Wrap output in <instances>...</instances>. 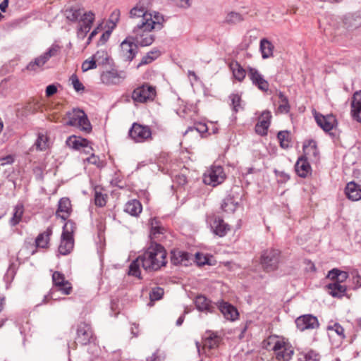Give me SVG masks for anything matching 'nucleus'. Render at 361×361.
I'll use <instances>...</instances> for the list:
<instances>
[{"label":"nucleus","mask_w":361,"mask_h":361,"mask_svg":"<svg viewBox=\"0 0 361 361\" xmlns=\"http://www.w3.org/2000/svg\"><path fill=\"white\" fill-rule=\"evenodd\" d=\"M142 267L147 271H156L167 264V252L165 247L157 242H150L139 255Z\"/></svg>","instance_id":"nucleus-1"},{"label":"nucleus","mask_w":361,"mask_h":361,"mask_svg":"<svg viewBox=\"0 0 361 361\" xmlns=\"http://www.w3.org/2000/svg\"><path fill=\"white\" fill-rule=\"evenodd\" d=\"M154 20L147 22V20H145V23L142 22L133 27L131 36L136 45L147 47L154 42L155 37L152 34V31L153 30H160L163 27L160 21L163 18L157 14L154 15Z\"/></svg>","instance_id":"nucleus-2"},{"label":"nucleus","mask_w":361,"mask_h":361,"mask_svg":"<svg viewBox=\"0 0 361 361\" xmlns=\"http://www.w3.org/2000/svg\"><path fill=\"white\" fill-rule=\"evenodd\" d=\"M269 345H272L271 349L274 351L276 358L279 361H290L294 354L292 345L284 338L273 335L267 338Z\"/></svg>","instance_id":"nucleus-3"},{"label":"nucleus","mask_w":361,"mask_h":361,"mask_svg":"<svg viewBox=\"0 0 361 361\" xmlns=\"http://www.w3.org/2000/svg\"><path fill=\"white\" fill-rule=\"evenodd\" d=\"M66 124L67 126L76 127L85 133L92 131V125L85 111L80 109H73L66 113Z\"/></svg>","instance_id":"nucleus-4"},{"label":"nucleus","mask_w":361,"mask_h":361,"mask_svg":"<svg viewBox=\"0 0 361 361\" xmlns=\"http://www.w3.org/2000/svg\"><path fill=\"white\" fill-rule=\"evenodd\" d=\"M53 287L49 293L44 296L43 302L47 303L48 300L53 298L56 291H59L63 295H70L72 292L73 287L71 283L66 279L63 274L59 271H54L52 274Z\"/></svg>","instance_id":"nucleus-5"},{"label":"nucleus","mask_w":361,"mask_h":361,"mask_svg":"<svg viewBox=\"0 0 361 361\" xmlns=\"http://www.w3.org/2000/svg\"><path fill=\"white\" fill-rule=\"evenodd\" d=\"M224 168L220 165H212L203 174V182L205 185L216 187L222 184L226 179Z\"/></svg>","instance_id":"nucleus-6"},{"label":"nucleus","mask_w":361,"mask_h":361,"mask_svg":"<svg viewBox=\"0 0 361 361\" xmlns=\"http://www.w3.org/2000/svg\"><path fill=\"white\" fill-rule=\"evenodd\" d=\"M74 223L72 221H68L63 228L61 234V243L58 248L59 254L62 255H68L73 249L74 240L73 237V227Z\"/></svg>","instance_id":"nucleus-7"},{"label":"nucleus","mask_w":361,"mask_h":361,"mask_svg":"<svg viewBox=\"0 0 361 361\" xmlns=\"http://www.w3.org/2000/svg\"><path fill=\"white\" fill-rule=\"evenodd\" d=\"M281 252L274 248L265 250L260 257V263L263 269L267 272L275 271L279 267Z\"/></svg>","instance_id":"nucleus-8"},{"label":"nucleus","mask_w":361,"mask_h":361,"mask_svg":"<svg viewBox=\"0 0 361 361\" xmlns=\"http://www.w3.org/2000/svg\"><path fill=\"white\" fill-rule=\"evenodd\" d=\"M96 339L91 325L82 322L77 325L75 342L82 345H86L94 342Z\"/></svg>","instance_id":"nucleus-9"},{"label":"nucleus","mask_w":361,"mask_h":361,"mask_svg":"<svg viewBox=\"0 0 361 361\" xmlns=\"http://www.w3.org/2000/svg\"><path fill=\"white\" fill-rule=\"evenodd\" d=\"M128 135L135 142H145L152 139V130L148 126L133 123Z\"/></svg>","instance_id":"nucleus-10"},{"label":"nucleus","mask_w":361,"mask_h":361,"mask_svg":"<svg viewBox=\"0 0 361 361\" xmlns=\"http://www.w3.org/2000/svg\"><path fill=\"white\" fill-rule=\"evenodd\" d=\"M59 50L60 47L59 45L52 44L47 51L37 57L33 61L30 62L26 67L27 70L30 71H38L51 57L56 56Z\"/></svg>","instance_id":"nucleus-11"},{"label":"nucleus","mask_w":361,"mask_h":361,"mask_svg":"<svg viewBox=\"0 0 361 361\" xmlns=\"http://www.w3.org/2000/svg\"><path fill=\"white\" fill-rule=\"evenodd\" d=\"M94 20V13L92 11H85L79 19L77 35L80 39H83L90 32L92 25Z\"/></svg>","instance_id":"nucleus-12"},{"label":"nucleus","mask_w":361,"mask_h":361,"mask_svg":"<svg viewBox=\"0 0 361 361\" xmlns=\"http://www.w3.org/2000/svg\"><path fill=\"white\" fill-rule=\"evenodd\" d=\"M130 18L135 25L134 26H137L142 22L145 23V20H147V22L155 20L154 16H153L152 13H148L144 7L137 5L130 10Z\"/></svg>","instance_id":"nucleus-13"},{"label":"nucleus","mask_w":361,"mask_h":361,"mask_svg":"<svg viewBox=\"0 0 361 361\" xmlns=\"http://www.w3.org/2000/svg\"><path fill=\"white\" fill-rule=\"evenodd\" d=\"M121 54L127 61H132L137 52V47L132 36H128L121 44Z\"/></svg>","instance_id":"nucleus-14"},{"label":"nucleus","mask_w":361,"mask_h":361,"mask_svg":"<svg viewBox=\"0 0 361 361\" xmlns=\"http://www.w3.org/2000/svg\"><path fill=\"white\" fill-rule=\"evenodd\" d=\"M150 242L161 241L165 238L166 228L163 226L162 223L156 217L149 220Z\"/></svg>","instance_id":"nucleus-15"},{"label":"nucleus","mask_w":361,"mask_h":361,"mask_svg":"<svg viewBox=\"0 0 361 361\" xmlns=\"http://www.w3.org/2000/svg\"><path fill=\"white\" fill-rule=\"evenodd\" d=\"M53 235V227L48 226L44 231L39 233L35 238V248L31 252L33 255L37 252V249H48L50 246L51 237Z\"/></svg>","instance_id":"nucleus-16"},{"label":"nucleus","mask_w":361,"mask_h":361,"mask_svg":"<svg viewBox=\"0 0 361 361\" xmlns=\"http://www.w3.org/2000/svg\"><path fill=\"white\" fill-rule=\"evenodd\" d=\"M295 324L300 331L315 329L319 326L317 318L312 314H304L298 317L295 319Z\"/></svg>","instance_id":"nucleus-17"},{"label":"nucleus","mask_w":361,"mask_h":361,"mask_svg":"<svg viewBox=\"0 0 361 361\" xmlns=\"http://www.w3.org/2000/svg\"><path fill=\"white\" fill-rule=\"evenodd\" d=\"M247 76L252 83L260 90H268L269 82L264 75L255 68L249 67Z\"/></svg>","instance_id":"nucleus-18"},{"label":"nucleus","mask_w":361,"mask_h":361,"mask_svg":"<svg viewBox=\"0 0 361 361\" xmlns=\"http://www.w3.org/2000/svg\"><path fill=\"white\" fill-rule=\"evenodd\" d=\"M314 118L317 125L325 132L331 131L336 125V119L332 114L324 116L315 113Z\"/></svg>","instance_id":"nucleus-19"},{"label":"nucleus","mask_w":361,"mask_h":361,"mask_svg":"<svg viewBox=\"0 0 361 361\" xmlns=\"http://www.w3.org/2000/svg\"><path fill=\"white\" fill-rule=\"evenodd\" d=\"M126 78L124 72H118L116 70H111L103 72L101 75V80L106 85H117L123 81Z\"/></svg>","instance_id":"nucleus-20"},{"label":"nucleus","mask_w":361,"mask_h":361,"mask_svg":"<svg viewBox=\"0 0 361 361\" xmlns=\"http://www.w3.org/2000/svg\"><path fill=\"white\" fill-rule=\"evenodd\" d=\"M218 307L225 319L230 321H235L238 319L239 313L235 307L228 302L221 301Z\"/></svg>","instance_id":"nucleus-21"},{"label":"nucleus","mask_w":361,"mask_h":361,"mask_svg":"<svg viewBox=\"0 0 361 361\" xmlns=\"http://www.w3.org/2000/svg\"><path fill=\"white\" fill-rule=\"evenodd\" d=\"M72 212L71 200L68 197H62L59 200L58 209L56 212L57 217L62 220H66Z\"/></svg>","instance_id":"nucleus-22"},{"label":"nucleus","mask_w":361,"mask_h":361,"mask_svg":"<svg viewBox=\"0 0 361 361\" xmlns=\"http://www.w3.org/2000/svg\"><path fill=\"white\" fill-rule=\"evenodd\" d=\"M295 169L297 174L301 178H306L312 173V168L308 161V158L300 157L298 158L295 165Z\"/></svg>","instance_id":"nucleus-23"},{"label":"nucleus","mask_w":361,"mask_h":361,"mask_svg":"<svg viewBox=\"0 0 361 361\" xmlns=\"http://www.w3.org/2000/svg\"><path fill=\"white\" fill-rule=\"evenodd\" d=\"M211 228L213 233L219 237L225 236L230 231V226L220 217H215L213 219L211 223Z\"/></svg>","instance_id":"nucleus-24"},{"label":"nucleus","mask_w":361,"mask_h":361,"mask_svg":"<svg viewBox=\"0 0 361 361\" xmlns=\"http://www.w3.org/2000/svg\"><path fill=\"white\" fill-rule=\"evenodd\" d=\"M353 119L361 123V92H355L351 104Z\"/></svg>","instance_id":"nucleus-25"},{"label":"nucleus","mask_w":361,"mask_h":361,"mask_svg":"<svg viewBox=\"0 0 361 361\" xmlns=\"http://www.w3.org/2000/svg\"><path fill=\"white\" fill-rule=\"evenodd\" d=\"M190 258L188 252L173 250L171 252V262L173 265L184 264L187 265Z\"/></svg>","instance_id":"nucleus-26"},{"label":"nucleus","mask_w":361,"mask_h":361,"mask_svg":"<svg viewBox=\"0 0 361 361\" xmlns=\"http://www.w3.org/2000/svg\"><path fill=\"white\" fill-rule=\"evenodd\" d=\"M195 304L196 308L200 312L212 313L215 309L211 300L202 295H199L195 298Z\"/></svg>","instance_id":"nucleus-27"},{"label":"nucleus","mask_w":361,"mask_h":361,"mask_svg":"<svg viewBox=\"0 0 361 361\" xmlns=\"http://www.w3.org/2000/svg\"><path fill=\"white\" fill-rule=\"evenodd\" d=\"M328 293L334 298H341L347 290V287L342 285L339 281H334L326 286Z\"/></svg>","instance_id":"nucleus-28"},{"label":"nucleus","mask_w":361,"mask_h":361,"mask_svg":"<svg viewBox=\"0 0 361 361\" xmlns=\"http://www.w3.org/2000/svg\"><path fill=\"white\" fill-rule=\"evenodd\" d=\"M345 193L349 200L358 201L361 199V186L355 182H350L345 187Z\"/></svg>","instance_id":"nucleus-29"},{"label":"nucleus","mask_w":361,"mask_h":361,"mask_svg":"<svg viewBox=\"0 0 361 361\" xmlns=\"http://www.w3.org/2000/svg\"><path fill=\"white\" fill-rule=\"evenodd\" d=\"M221 338L215 332L209 331L205 333L204 345L209 349H214L219 346Z\"/></svg>","instance_id":"nucleus-30"},{"label":"nucleus","mask_w":361,"mask_h":361,"mask_svg":"<svg viewBox=\"0 0 361 361\" xmlns=\"http://www.w3.org/2000/svg\"><path fill=\"white\" fill-rule=\"evenodd\" d=\"M157 92H132V99L135 103H145L153 101Z\"/></svg>","instance_id":"nucleus-31"},{"label":"nucleus","mask_w":361,"mask_h":361,"mask_svg":"<svg viewBox=\"0 0 361 361\" xmlns=\"http://www.w3.org/2000/svg\"><path fill=\"white\" fill-rule=\"evenodd\" d=\"M142 206L137 200H130L125 205L124 211L133 216H137L142 212Z\"/></svg>","instance_id":"nucleus-32"},{"label":"nucleus","mask_w":361,"mask_h":361,"mask_svg":"<svg viewBox=\"0 0 361 361\" xmlns=\"http://www.w3.org/2000/svg\"><path fill=\"white\" fill-rule=\"evenodd\" d=\"M304 155L307 158H316L319 154L317 142L313 140H309L304 142L302 147Z\"/></svg>","instance_id":"nucleus-33"},{"label":"nucleus","mask_w":361,"mask_h":361,"mask_svg":"<svg viewBox=\"0 0 361 361\" xmlns=\"http://www.w3.org/2000/svg\"><path fill=\"white\" fill-rule=\"evenodd\" d=\"M84 12L83 8L73 6L66 9L65 16L68 20L76 23L82 17Z\"/></svg>","instance_id":"nucleus-34"},{"label":"nucleus","mask_w":361,"mask_h":361,"mask_svg":"<svg viewBox=\"0 0 361 361\" xmlns=\"http://www.w3.org/2000/svg\"><path fill=\"white\" fill-rule=\"evenodd\" d=\"M66 144L69 147L74 149H80L82 147H88L89 141L85 138L73 135L67 139Z\"/></svg>","instance_id":"nucleus-35"},{"label":"nucleus","mask_w":361,"mask_h":361,"mask_svg":"<svg viewBox=\"0 0 361 361\" xmlns=\"http://www.w3.org/2000/svg\"><path fill=\"white\" fill-rule=\"evenodd\" d=\"M94 204L96 206L103 207L106 204L108 195L104 192V188L97 185L94 188Z\"/></svg>","instance_id":"nucleus-36"},{"label":"nucleus","mask_w":361,"mask_h":361,"mask_svg":"<svg viewBox=\"0 0 361 361\" xmlns=\"http://www.w3.org/2000/svg\"><path fill=\"white\" fill-rule=\"evenodd\" d=\"M35 146L36 149L39 151H44L49 147V137L47 133L39 132L37 133Z\"/></svg>","instance_id":"nucleus-37"},{"label":"nucleus","mask_w":361,"mask_h":361,"mask_svg":"<svg viewBox=\"0 0 361 361\" xmlns=\"http://www.w3.org/2000/svg\"><path fill=\"white\" fill-rule=\"evenodd\" d=\"M230 68L232 71L233 77L238 81H242L247 74V71L240 66L237 61H233L230 63Z\"/></svg>","instance_id":"nucleus-38"},{"label":"nucleus","mask_w":361,"mask_h":361,"mask_svg":"<svg viewBox=\"0 0 361 361\" xmlns=\"http://www.w3.org/2000/svg\"><path fill=\"white\" fill-rule=\"evenodd\" d=\"M229 99L231 100L230 105L234 112L237 113L244 109L245 102L242 100L241 95L238 93H232L229 96Z\"/></svg>","instance_id":"nucleus-39"},{"label":"nucleus","mask_w":361,"mask_h":361,"mask_svg":"<svg viewBox=\"0 0 361 361\" xmlns=\"http://www.w3.org/2000/svg\"><path fill=\"white\" fill-rule=\"evenodd\" d=\"M274 45L266 39L260 41V51L263 59H267L273 54Z\"/></svg>","instance_id":"nucleus-40"},{"label":"nucleus","mask_w":361,"mask_h":361,"mask_svg":"<svg viewBox=\"0 0 361 361\" xmlns=\"http://www.w3.org/2000/svg\"><path fill=\"white\" fill-rule=\"evenodd\" d=\"M23 212L24 208L23 204H17L15 206L13 216L11 217L9 221L10 224L12 226H15L20 222Z\"/></svg>","instance_id":"nucleus-41"},{"label":"nucleus","mask_w":361,"mask_h":361,"mask_svg":"<svg viewBox=\"0 0 361 361\" xmlns=\"http://www.w3.org/2000/svg\"><path fill=\"white\" fill-rule=\"evenodd\" d=\"M140 266H142L141 258L140 256H138L135 260H133L130 263L129 266L128 274L133 276H136L137 278H140Z\"/></svg>","instance_id":"nucleus-42"},{"label":"nucleus","mask_w":361,"mask_h":361,"mask_svg":"<svg viewBox=\"0 0 361 361\" xmlns=\"http://www.w3.org/2000/svg\"><path fill=\"white\" fill-rule=\"evenodd\" d=\"M279 98L280 101L278 111L281 114L288 113L290 111V106L287 97L285 96L282 92H279Z\"/></svg>","instance_id":"nucleus-43"},{"label":"nucleus","mask_w":361,"mask_h":361,"mask_svg":"<svg viewBox=\"0 0 361 361\" xmlns=\"http://www.w3.org/2000/svg\"><path fill=\"white\" fill-rule=\"evenodd\" d=\"M238 203L235 202L233 198L227 197L224 200L221 204V209L227 213H233L235 211Z\"/></svg>","instance_id":"nucleus-44"},{"label":"nucleus","mask_w":361,"mask_h":361,"mask_svg":"<svg viewBox=\"0 0 361 361\" xmlns=\"http://www.w3.org/2000/svg\"><path fill=\"white\" fill-rule=\"evenodd\" d=\"M159 54H160V52L157 49L149 51L145 56H144L142 58L140 62L138 63L137 67L139 68L141 66L149 64V63H152L159 56Z\"/></svg>","instance_id":"nucleus-45"},{"label":"nucleus","mask_w":361,"mask_h":361,"mask_svg":"<svg viewBox=\"0 0 361 361\" xmlns=\"http://www.w3.org/2000/svg\"><path fill=\"white\" fill-rule=\"evenodd\" d=\"M243 20V16L236 12L228 13L224 19V23L230 25L238 23Z\"/></svg>","instance_id":"nucleus-46"},{"label":"nucleus","mask_w":361,"mask_h":361,"mask_svg":"<svg viewBox=\"0 0 361 361\" xmlns=\"http://www.w3.org/2000/svg\"><path fill=\"white\" fill-rule=\"evenodd\" d=\"M92 57L95 61L96 64L99 65L107 63L109 59V55L104 50L97 51Z\"/></svg>","instance_id":"nucleus-47"},{"label":"nucleus","mask_w":361,"mask_h":361,"mask_svg":"<svg viewBox=\"0 0 361 361\" xmlns=\"http://www.w3.org/2000/svg\"><path fill=\"white\" fill-rule=\"evenodd\" d=\"M269 126V123L265 121H259L255 128L256 133L261 136L267 135Z\"/></svg>","instance_id":"nucleus-48"},{"label":"nucleus","mask_w":361,"mask_h":361,"mask_svg":"<svg viewBox=\"0 0 361 361\" xmlns=\"http://www.w3.org/2000/svg\"><path fill=\"white\" fill-rule=\"evenodd\" d=\"M289 133L286 130L280 131L278 133L277 138L279 140L280 145L282 148H288L289 147L290 141L288 140Z\"/></svg>","instance_id":"nucleus-49"},{"label":"nucleus","mask_w":361,"mask_h":361,"mask_svg":"<svg viewBox=\"0 0 361 361\" xmlns=\"http://www.w3.org/2000/svg\"><path fill=\"white\" fill-rule=\"evenodd\" d=\"M164 291L161 287H155L152 288L149 293V298L152 302L157 301L162 298Z\"/></svg>","instance_id":"nucleus-50"},{"label":"nucleus","mask_w":361,"mask_h":361,"mask_svg":"<svg viewBox=\"0 0 361 361\" xmlns=\"http://www.w3.org/2000/svg\"><path fill=\"white\" fill-rule=\"evenodd\" d=\"M328 330L334 331L342 339H343L345 337L344 334V329L338 323H334L333 325L329 326Z\"/></svg>","instance_id":"nucleus-51"},{"label":"nucleus","mask_w":361,"mask_h":361,"mask_svg":"<svg viewBox=\"0 0 361 361\" xmlns=\"http://www.w3.org/2000/svg\"><path fill=\"white\" fill-rule=\"evenodd\" d=\"M97 68V64L92 57L90 59L85 60L82 63L81 68L83 72H86L89 70L94 69Z\"/></svg>","instance_id":"nucleus-52"},{"label":"nucleus","mask_w":361,"mask_h":361,"mask_svg":"<svg viewBox=\"0 0 361 361\" xmlns=\"http://www.w3.org/2000/svg\"><path fill=\"white\" fill-rule=\"evenodd\" d=\"M274 173L278 178V182L281 183H286L290 179V176L285 171H281L277 169H274Z\"/></svg>","instance_id":"nucleus-53"},{"label":"nucleus","mask_w":361,"mask_h":361,"mask_svg":"<svg viewBox=\"0 0 361 361\" xmlns=\"http://www.w3.org/2000/svg\"><path fill=\"white\" fill-rule=\"evenodd\" d=\"M70 81L75 89V90H84V85L80 82L78 76L75 74L72 75L70 78Z\"/></svg>","instance_id":"nucleus-54"},{"label":"nucleus","mask_w":361,"mask_h":361,"mask_svg":"<svg viewBox=\"0 0 361 361\" xmlns=\"http://www.w3.org/2000/svg\"><path fill=\"white\" fill-rule=\"evenodd\" d=\"M178 7L187 8L191 5L190 0H171Z\"/></svg>","instance_id":"nucleus-55"},{"label":"nucleus","mask_w":361,"mask_h":361,"mask_svg":"<svg viewBox=\"0 0 361 361\" xmlns=\"http://www.w3.org/2000/svg\"><path fill=\"white\" fill-rule=\"evenodd\" d=\"M193 130H196L199 133H205L207 131V126L204 123H200L195 127H189L187 132Z\"/></svg>","instance_id":"nucleus-56"},{"label":"nucleus","mask_w":361,"mask_h":361,"mask_svg":"<svg viewBox=\"0 0 361 361\" xmlns=\"http://www.w3.org/2000/svg\"><path fill=\"white\" fill-rule=\"evenodd\" d=\"M175 182L179 185L183 186L188 183V179L186 176L183 174H178L175 177Z\"/></svg>","instance_id":"nucleus-57"},{"label":"nucleus","mask_w":361,"mask_h":361,"mask_svg":"<svg viewBox=\"0 0 361 361\" xmlns=\"http://www.w3.org/2000/svg\"><path fill=\"white\" fill-rule=\"evenodd\" d=\"M340 270L338 269H333L330 270L328 273V277L331 280L336 281L338 278H339Z\"/></svg>","instance_id":"nucleus-58"},{"label":"nucleus","mask_w":361,"mask_h":361,"mask_svg":"<svg viewBox=\"0 0 361 361\" xmlns=\"http://www.w3.org/2000/svg\"><path fill=\"white\" fill-rule=\"evenodd\" d=\"M271 118V112L269 111H264L262 112L261 116L259 118V121H265L268 123L270 124Z\"/></svg>","instance_id":"nucleus-59"},{"label":"nucleus","mask_w":361,"mask_h":361,"mask_svg":"<svg viewBox=\"0 0 361 361\" xmlns=\"http://www.w3.org/2000/svg\"><path fill=\"white\" fill-rule=\"evenodd\" d=\"M353 282L355 286V287H354L355 289H357V288H360L361 287V276L358 274H356L353 277Z\"/></svg>","instance_id":"nucleus-60"},{"label":"nucleus","mask_w":361,"mask_h":361,"mask_svg":"<svg viewBox=\"0 0 361 361\" xmlns=\"http://www.w3.org/2000/svg\"><path fill=\"white\" fill-rule=\"evenodd\" d=\"M305 361H319V357L317 354L313 352H310L305 355Z\"/></svg>","instance_id":"nucleus-61"},{"label":"nucleus","mask_w":361,"mask_h":361,"mask_svg":"<svg viewBox=\"0 0 361 361\" xmlns=\"http://www.w3.org/2000/svg\"><path fill=\"white\" fill-rule=\"evenodd\" d=\"M1 166H4L5 164H11L14 161V159L11 155H7L6 157H1Z\"/></svg>","instance_id":"nucleus-62"},{"label":"nucleus","mask_w":361,"mask_h":361,"mask_svg":"<svg viewBox=\"0 0 361 361\" xmlns=\"http://www.w3.org/2000/svg\"><path fill=\"white\" fill-rule=\"evenodd\" d=\"M87 161L90 164L99 166V158L94 154H92L87 159Z\"/></svg>","instance_id":"nucleus-63"},{"label":"nucleus","mask_w":361,"mask_h":361,"mask_svg":"<svg viewBox=\"0 0 361 361\" xmlns=\"http://www.w3.org/2000/svg\"><path fill=\"white\" fill-rule=\"evenodd\" d=\"M120 16V11L118 10H115L112 12L111 15V20L114 22V25L118 21Z\"/></svg>","instance_id":"nucleus-64"}]
</instances>
